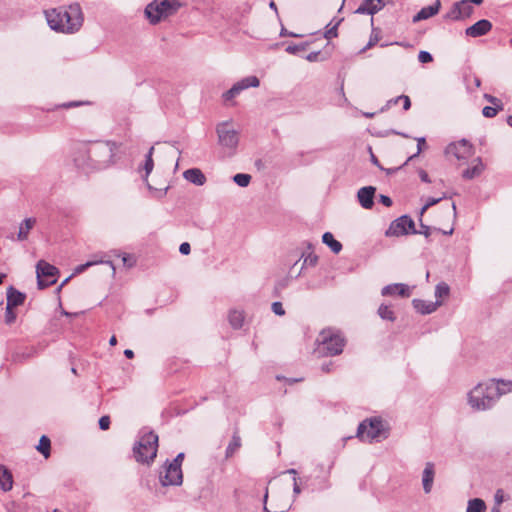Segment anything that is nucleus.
Here are the masks:
<instances>
[{
	"mask_svg": "<svg viewBox=\"0 0 512 512\" xmlns=\"http://www.w3.org/2000/svg\"><path fill=\"white\" fill-rule=\"evenodd\" d=\"M271 308L272 311L278 316H283L285 314V310L281 302H273Z\"/></svg>",
	"mask_w": 512,
	"mask_h": 512,
	"instance_id": "nucleus-48",
	"label": "nucleus"
},
{
	"mask_svg": "<svg viewBox=\"0 0 512 512\" xmlns=\"http://www.w3.org/2000/svg\"><path fill=\"white\" fill-rule=\"evenodd\" d=\"M241 446V438L235 432L232 436V439L226 449V457H231Z\"/></svg>",
	"mask_w": 512,
	"mask_h": 512,
	"instance_id": "nucleus-33",
	"label": "nucleus"
},
{
	"mask_svg": "<svg viewBox=\"0 0 512 512\" xmlns=\"http://www.w3.org/2000/svg\"><path fill=\"white\" fill-rule=\"evenodd\" d=\"M486 504L480 498H474L468 501L466 512H485Z\"/></svg>",
	"mask_w": 512,
	"mask_h": 512,
	"instance_id": "nucleus-32",
	"label": "nucleus"
},
{
	"mask_svg": "<svg viewBox=\"0 0 512 512\" xmlns=\"http://www.w3.org/2000/svg\"><path fill=\"white\" fill-rule=\"evenodd\" d=\"M473 13V7L468 0L455 2L451 9L444 15V19L458 21L470 17Z\"/></svg>",
	"mask_w": 512,
	"mask_h": 512,
	"instance_id": "nucleus-14",
	"label": "nucleus"
},
{
	"mask_svg": "<svg viewBox=\"0 0 512 512\" xmlns=\"http://www.w3.org/2000/svg\"><path fill=\"white\" fill-rule=\"evenodd\" d=\"M218 143L228 156L235 154L238 143L239 133L233 128L231 122H221L216 126Z\"/></svg>",
	"mask_w": 512,
	"mask_h": 512,
	"instance_id": "nucleus-8",
	"label": "nucleus"
},
{
	"mask_svg": "<svg viewBox=\"0 0 512 512\" xmlns=\"http://www.w3.org/2000/svg\"><path fill=\"white\" fill-rule=\"evenodd\" d=\"M379 201L386 207H390L392 205V199L386 195H380Z\"/></svg>",
	"mask_w": 512,
	"mask_h": 512,
	"instance_id": "nucleus-56",
	"label": "nucleus"
},
{
	"mask_svg": "<svg viewBox=\"0 0 512 512\" xmlns=\"http://www.w3.org/2000/svg\"><path fill=\"white\" fill-rule=\"evenodd\" d=\"M357 437L362 441H380L388 437L387 428L383 420L379 417H373L362 421L357 429Z\"/></svg>",
	"mask_w": 512,
	"mask_h": 512,
	"instance_id": "nucleus-6",
	"label": "nucleus"
},
{
	"mask_svg": "<svg viewBox=\"0 0 512 512\" xmlns=\"http://www.w3.org/2000/svg\"><path fill=\"white\" fill-rule=\"evenodd\" d=\"M432 228L428 225H425L422 223V220L420 219V230H416V234H422L426 238H429L431 235Z\"/></svg>",
	"mask_w": 512,
	"mask_h": 512,
	"instance_id": "nucleus-45",
	"label": "nucleus"
},
{
	"mask_svg": "<svg viewBox=\"0 0 512 512\" xmlns=\"http://www.w3.org/2000/svg\"><path fill=\"white\" fill-rule=\"evenodd\" d=\"M153 152H154V147L152 146L145 156V163L142 167V169L144 170L145 173L142 176V179L146 183L147 188L149 189V191L152 193V195L154 197L162 198L163 196L166 195L169 187L166 186L164 188H156V187H153L148 182V176L150 175V173L152 172V170L154 168Z\"/></svg>",
	"mask_w": 512,
	"mask_h": 512,
	"instance_id": "nucleus-11",
	"label": "nucleus"
},
{
	"mask_svg": "<svg viewBox=\"0 0 512 512\" xmlns=\"http://www.w3.org/2000/svg\"><path fill=\"white\" fill-rule=\"evenodd\" d=\"M393 101L395 104H397L399 101H403L404 110H408L411 107V101L407 95H400L396 98H393Z\"/></svg>",
	"mask_w": 512,
	"mask_h": 512,
	"instance_id": "nucleus-42",
	"label": "nucleus"
},
{
	"mask_svg": "<svg viewBox=\"0 0 512 512\" xmlns=\"http://www.w3.org/2000/svg\"><path fill=\"white\" fill-rule=\"evenodd\" d=\"M418 60L421 63H430L433 60L432 55L427 51H420L418 54Z\"/></svg>",
	"mask_w": 512,
	"mask_h": 512,
	"instance_id": "nucleus-46",
	"label": "nucleus"
},
{
	"mask_svg": "<svg viewBox=\"0 0 512 512\" xmlns=\"http://www.w3.org/2000/svg\"><path fill=\"white\" fill-rule=\"evenodd\" d=\"M37 284L40 289L53 285L56 282L57 268L41 260L36 267Z\"/></svg>",
	"mask_w": 512,
	"mask_h": 512,
	"instance_id": "nucleus-10",
	"label": "nucleus"
},
{
	"mask_svg": "<svg viewBox=\"0 0 512 512\" xmlns=\"http://www.w3.org/2000/svg\"><path fill=\"white\" fill-rule=\"evenodd\" d=\"M385 6L384 0H363L356 9L357 14L374 15Z\"/></svg>",
	"mask_w": 512,
	"mask_h": 512,
	"instance_id": "nucleus-17",
	"label": "nucleus"
},
{
	"mask_svg": "<svg viewBox=\"0 0 512 512\" xmlns=\"http://www.w3.org/2000/svg\"><path fill=\"white\" fill-rule=\"evenodd\" d=\"M158 435L153 431L145 432L133 447L137 462L150 464L157 455Z\"/></svg>",
	"mask_w": 512,
	"mask_h": 512,
	"instance_id": "nucleus-5",
	"label": "nucleus"
},
{
	"mask_svg": "<svg viewBox=\"0 0 512 512\" xmlns=\"http://www.w3.org/2000/svg\"><path fill=\"white\" fill-rule=\"evenodd\" d=\"M419 176H420V179L423 182L430 183V178H429L428 174L424 170H421L419 172Z\"/></svg>",
	"mask_w": 512,
	"mask_h": 512,
	"instance_id": "nucleus-57",
	"label": "nucleus"
},
{
	"mask_svg": "<svg viewBox=\"0 0 512 512\" xmlns=\"http://www.w3.org/2000/svg\"><path fill=\"white\" fill-rule=\"evenodd\" d=\"M474 83H475V86H476V87H480V85H481V80H480V78L475 77V78H474Z\"/></svg>",
	"mask_w": 512,
	"mask_h": 512,
	"instance_id": "nucleus-63",
	"label": "nucleus"
},
{
	"mask_svg": "<svg viewBox=\"0 0 512 512\" xmlns=\"http://www.w3.org/2000/svg\"><path fill=\"white\" fill-rule=\"evenodd\" d=\"M179 251L183 255H188L191 251L190 244L188 242H184L180 245Z\"/></svg>",
	"mask_w": 512,
	"mask_h": 512,
	"instance_id": "nucleus-54",
	"label": "nucleus"
},
{
	"mask_svg": "<svg viewBox=\"0 0 512 512\" xmlns=\"http://www.w3.org/2000/svg\"><path fill=\"white\" fill-rule=\"evenodd\" d=\"M446 153L455 156L458 160H466L473 154L472 145L465 139L451 143L446 148Z\"/></svg>",
	"mask_w": 512,
	"mask_h": 512,
	"instance_id": "nucleus-15",
	"label": "nucleus"
},
{
	"mask_svg": "<svg viewBox=\"0 0 512 512\" xmlns=\"http://www.w3.org/2000/svg\"><path fill=\"white\" fill-rule=\"evenodd\" d=\"M318 351L325 356H335L342 353L345 338L339 330L333 328L323 329L318 338Z\"/></svg>",
	"mask_w": 512,
	"mask_h": 512,
	"instance_id": "nucleus-4",
	"label": "nucleus"
},
{
	"mask_svg": "<svg viewBox=\"0 0 512 512\" xmlns=\"http://www.w3.org/2000/svg\"><path fill=\"white\" fill-rule=\"evenodd\" d=\"M119 149V145L114 141H102L88 145L81 143L79 145V151L90 160L94 167V171L106 169L115 163V156Z\"/></svg>",
	"mask_w": 512,
	"mask_h": 512,
	"instance_id": "nucleus-3",
	"label": "nucleus"
},
{
	"mask_svg": "<svg viewBox=\"0 0 512 512\" xmlns=\"http://www.w3.org/2000/svg\"><path fill=\"white\" fill-rule=\"evenodd\" d=\"M498 111H500V109L496 106H485L482 110V114L486 118H493L497 115Z\"/></svg>",
	"mask_w": 512,
	"mask_h": 512,
	"instance_id": "nucleus-40",
	"label": "nucleus"
},
{
	"mask_svg": "<svg viewBox=\"0 0 512 512\" xmlns=\"http://www.w3.org/2000/svg\"><path fill=\"white\" fill-rule=\"evenodd\" d=\"M96 264H107L111 267V269L113 270V272H115V266L113 264L112 261L110 260H103V259H100V260H95V261H88L84 264H81V265H78L76 268H75V273H82L84 272L87 268L91 267V266H94Z\"/></svg>",
	"mask_w": 512,
	"mask_h": 512,
	"instance_id": "nucleus-31",
	"label": "nucleus"
},
{
	"mask_svg": "<svg viewBox=\"0 0 512 512\" xmlns=\"http://www.w3.org/2000/svg\"><path fill=\"white\" fill-rule=\"evenodd\" d=\"M81 143H77L73 148V161L76 167L82 170L84 173L94 172V167L92 164V160L87 157V155L81 153L79 151V145Z\"/></svg>",
	"mask_w": 512,
	"mask_h": 512,
	"instance_id": "nucleus-16",
	"label": "nucleus"
},
{
	"mask_svg": "<svg viewBox=\"0 0 512 512\" xmlns=\"http://www.w3.org/2000/svg\"><path fill=\"white\" fill-rule=\"evenodd\" d=\"M36 223L35 218H26L19 227V232L17 235L18 240L23 241L28 238L30 230L34 227Z\"/></svg>",
	"mask_w": 512,
	"mask_h": 512,
	"instance_id": "nucleus-27",
	"label": "nucleus"
},
{
	"mask_svg": "<svg viewBox=\"0 0 512 512\" xmlns=\"http://www.w3.org/2000/svg\"><path fill=\"white\" fill-rule=\"evenodd\" d=\"M293 492H294L295 495H298L301 492V489H300V487H299V485L297 483L296 477H294Z\"/></svg>",
	"mask_w": 512,
	"mask_h": 512,
	"instance_id": "nucleus-59",
	"label": "nucleus"
},
{
	"mask_svg": "<svg viewBox=\"0 0 512 512\" xmlns=\"http://www.w3.org/2000/svg\"><path fill=\"white\" fill-rule=\"evenodd\" d=\"M122 262L124 266H126L127 268H131L136 264V259L130 254H123Z\"/></svg>",
	"mask_w": 512,
	"mask_h": 512,
	"instance_id": "nucleus-43",
	"label": "nucleus"
},
{
	"mask_svg": "<svg viewBox=\"0 0 512 512\" xmlns=\"http://www.w3.org/2000/svg\"><path fill=\"white\" fill-rule=\"evenodd\" d=\"M110 426V417L109 416H102L99 419V427L101 430H107Z\"/></svg>",
	"mask_w": 512,
	"mask_h": 512,
	"instance_id": "nucleus-50",
	"label": "nucleus"
},
{
	"mask_svg": "<svg viewBox=\"0 0 512 512\" xmlns=\"http://www.w3.org/2000/svg\"><path fill=\"white\" fill-rule=\"evenodd\" d=\"M476 164L473 165L471 168H467L463 171V178L465 179H473L474 177L479 176L482 171L484 170V165L481 162V160L478 158L476 160Z\"/></svg>",
	"mask_w": 512,
	"mask_h": 512,
	"instance_id": "nucleus-29",
	"label": "nucleus"
},
{
	"mask_svg": "<svg viewBox=\"0 0 512 512\" xmlns=\"http://www.w3.org/2000/svg\"><path fill=\"white\" fill-rule=\"evenodd\" d=\"M317 260L318 257L316 255L309 254L308 256L305 257L303 265L314 266L317 263Z\"/></svg>",
	"mask_w": 512,
	"mask_h": 512,
	"instance_id": "nucleus-51",
	"label": "nucleus"
},
{
	"mask_svg": "<svg viewBox=\"0 0 512 512\" xmlns=\"http://www.w3.org/2000/svg\"><path fill=\"white\" fill-rule=\"evenodd\" d=\"M25 300V295L18 290H16L14 287L10 286L7 289V303L9 307H17L21 304H23Z\"/></svg>",
	"mask_w": 512,
	"mask_h": 512,
	"instance_id": "nucleus-26",
	"label": "nucleus"
},
{
	"mask_svg": "<svg viewBox=\"0 0 512 512\" xmlns=\"http://www.w3.org/2000/svg\"><path fill=\"white\" fill-rule=\"evenodd\" d=\"M442 305L441 300H436L435 302L432 301H425L420 299H414L413 300V306L414 308L421 314H431L434 311L437 310L438 307Z\"/></svg>",
	"mask_w": 512,
	"mask_h": 512,
	"instance_id": "nucleus-20",
	"label": "nucleus"
},
{
	"mask_svg": "<svg viewBox=\"0 0 512 512\" xmlns=\"http://www.w3.org/2000/svg\"><path fill=\"white\" fill-rule=\"evenodd\" d=\"M376 189L372 186H366L362 187L358 190L357 198L360 203V205L365 209L372 208L374 204V195H375Z\"/></svg>",
	"mask_w": 512,
	"mask_h": 512,
	"instance_id": "nucleus-19",
	"label": "nucleus"
},
{
	"mask_svg": "<svg viewBox=\"0 0 512 512\" xmlns=\"http://www.w3.org/2000/svg\"><path fill=\"white\" fill-rule=\"evenodd\" d=\"M179 7L178 0H154L145 8V14L152 24H156L175 14Z\"/></svg>",
	"mask_w": 512,
	"mask_h": 512,
	"instance_id": "nucleus-7",
	"label": "nucleus"
},
{
	"mask_svg": "<svg viewBox=\"0 0 512 512\" xmlns=\"http://www.w3.org/2000/svg\"><path fill=\"white\" fill-rule=\"evenodd\" d=\"M322 241L324 244L330 247V249L335 253L338 254L342 250V244L336 240L332 233L325 232L322 236Z\"/></svg>",
	"mask_w": 512,
	"mask_h": 512,
	"instance_id": "nucleus-28",
	"label": "nucleus"
},
{
	"mask_svg": "<svg viewBox=\"0 0 512 512\" xmlns=\"http://www.w3.org/2000/svg\"><path fill=\"white\" fill-rule=\"evenodd\" d=\"M228 319H229V323L231 324V326L234 329H239L242 327L243 322H244L243 312L238 311V310H232L229 313Z\"/></svg>",
	"mask_w": 512,
	"mask_h": 512,
	"instance_id": "nucleus-30",
	"label": "nucleus"
},
{
	"mask_svg": "<svg viewBox=\"0 0 512 512\" xmlns=\"http://www.w3.org/2000/svg\"><path fill=\"white\" fill-rule=\"evenodd\" d=\"M260 85V81L256 76L245 77L236 82L229 90L223 93L224 101H231L237 97L242 91L252 87L257 88Z\"/></svg>",
	"mask_w": 512,
	"mask_h": 512,
	"instance_id": "nucleus-13",
	"label": "nucleus"
},
{
	"mask_svg": "<svg viewBox=\"0 0 512 512\" xmlns=\"http://www.w3.org/2000/svg\"><path fill=\"white\" fill-rule=\"evenodd\" d=\"M512 391V384L505 389L496 386V379L478 383L467 393V404L473 411L481 412L492 409L499 398Z\"/></svg>",
	"mask_w": 512,
	"mask_h": 512,
	"instance_id": "nucleus-1",
	"label": "nucleus"
},
{
	"mask_svg": "<svg viewBox=\"0 0 512 512\" xmlns=\"http://www.w3.org/2000/svg\"><path fill=\"white\" fill-rule=\"evenodd\" d=\"M159 479L163 486H179L183 482L182 469L166 462L160 471Z\"/></svg>",
	"mask_w": 512,
	"mask_h": 512,
	"instance_id": "nucleus-12",
	"label": "nucleus"
},
{
	"mask_svg": "<svg viewBox=\"0 0 512 512\" xmlns=\"http://www.w3.org/2000/svg\"><path fill=\"white\" fill-rule=\"evenodd\" d=\"M484 98L489 102L491 103L493 106H496L498 107L500 110L503 109V106H502V103L501 101L495 97V96H492L490 94H484Z\"/></svg>",
	"mask_w": 512,
	"mask_h": 512,
	"instance_id": "nucleus-47",
	"label": "nucleus"
},
{
	"mask_svg": "<svg viewBox=\"0 0 512 512\" xmlns=\"http://www.w3.org/2000/svg\"><path fill=\"white\" fill-rule=\"evenodd\" d=\"M307 47H308V43L305 42V43H301V44L288 45L285 50L287 53L295 55V54H298L300 51L306 50Z\"/></svg>",
	"mask_w": 512,
	"mask_h": 512,
	"instance_id": "nucleus-38",
	"label": "nucleus"
},
{
	"mask_svg": "<svg viewBox=\"0 0 512 512\" xmlns=\"http://www.w3.org/2000/svg\"><path fill=\"white\" fill-rule=\"evenodd\" d=\"M507 124L512 127V115L507 118Z\"/></svg>",
	"mask_w": 512,
	"mask_h": 512,
	"instance_id": "nucleus-64",
	"label": "nucleus"
},
{
	"mask_svg": "<svg viewBox=\"0 0 512 512\" xmlns=\"http://www.w3.org/2000/svg\"><path fill=\"white\" fill-rule=\"evenodd\" d=\"M12 487H13L12 473L6 466L0 464V488H1V490H3L4 492H8L12 489Z\"/></svg>",
	"mask_w": 512,
	"mask_h": 512,
	"instance_id": "nucleus-25",
	"label": "nucleus"
},
{
	"mask_svg": "<svg viewBox=\"0 0 512 512\" xmlns=\"http://www.w3.org/2000/svg\"><path fill=\"white\" fill-rule=\"evenodd\" d=\"M341 20L337 21L332 27H330L329 29H327V31L325 32V38L327 39H331L333 37H337V28H338V25L340 24Z\"/></svg>",
	"mask_w": 512,
	"mask_h": 512,
	"instance_id": "nucleus-44",
	"label": "nucleus"
},
{
	"mask_svg": "<svg viewBox=\"0 0 512 512\" xmlns=\"http://www.w3.org/2000/svg\"><path fill=\"white\" fill-rule=\"evenodd\" d=\"M378 315L383 319V320H389V321H394L395 320V315H394V312L392 311V309L385 305V304H381L378 308Z\"/></svg>",
	"mask_w": 512,
	"mask_h": 512,
	"instance_id": "nucleus-35",
	"label": "nucleus"
},
{
	"mask_svg": "<svg viewBox=\"0 0 512 512\" xmlns=\"http://www.w3.org/2000/svg\"><path fill=\"white\" fill-rule=\"evenodd\" d=\"M450 293V288L445 282H440L435 287L436 300H440L443 297H447Z\"/></svg>",
	"mask_w": 512,
	"mask_h": 512,
	"instance_id": "nucleus-36",
	"label": "nucleus"
},
{
	"mask_svg": "<svg viewBox=\"0 0 512 512\" xmlns=\"http://www.w3.org/2000/svg\"><path fill=\"white\" fill-rule=\"evenodd\" d=\"M124 355H125L127 358L131 359V358H133V356H134V352H133L132 350H130V349H126V350L124 351Z\"/></svg>",
	"mask_w": 512,
	"mask_h": 512,
	"instance_id": "nucleus-60",
	"label": "nucleus"
},
{
	"mask_svg": "<svg viewBox=\"0 0 512 512\" xmlns=\"http://www.w3.org/2000/svg\"><path fill=\"white\" fill-rule=\"evenodd\" d=\"M319 56H320V52L319 51H316V52H311L309 53L307 56H306V59L309 61V62H316L319 60Z\"/></svg>",
	"mask_w": 512,
	"mask_h": 512,
	"instance_id": "nucleus-55",
	"label": "nucleus"
},
{
	"mask_svg": "<svg viewBox=\"0 0 512 512\" xmlns=\"http://www.w3.org/2000/svg\"><path fill=\"white\" fill-rule=\"evenodd\" d=\"M280 35L281 36L300 37V35H298V34H295V33H292V32H288L285 28L281 29Z\"/></svg>",
	"mask_w": 512,
	"mask_h": 512,
	"instance_id": "nucleus-58",
	"label": "nucleus"
},
{
	"mask_svg": "<svg viewBox=\"0 0 512 512\" xmlns=\"http://www.w3.org/2000/svg\"><path fill=\"white\" fill-rule=\"evenodd\" d=\"M444 198H445V196H442V197H439V198H432V197L428 198V199H427V201H426V203H425V205H424V206L421 208V210H420V217H422V216H423V214L425 213V211H426L429 207H431V206H433V205H435V204L439 203V202H440L442 199H444Z\"/></svg>",
	"mask_w": 512,
	"mask_h": 512,
	"instance_id": "nucleus-39",
	"label": "nucleus"
},
{
	"mask_svg": "<svg viewBox=\"0 0 512 512\" xmlns=\"http://www.w3.org/2000/svg\"><path fill=\"white\" fill-rule=\"evenodd\" d=\"M381 294L383 296H392V295L397 294L401 297H409L411 294V291L406 284L395 283V284H390V285L383 287Z\"/></svg>",
	"mask_w": 512,
	"mask_h": 512,
	"instance_id": "nucleus-21",
	"label": "nucleus"
},
{
	"mask_svg": "<svg viewBox=\"0 0 512 512\" xmlns=\"http://www.w3.org/2000/svg\"><path fill=\"white\" fill-rule=\"evenodd\" d=\"M494 500L496 505H500L504 501V492L501 489H498L494 495Z\"/></svg>",
	"mask_w": 512,
	"mask_h": 512,
	"instance_id": "nucleus-53",
	"label": "nucleus"
},
{
	"mask_svg": "<svg viewBox=\"0 0 512 512\" xmlns=\"http://www.w3.org/2000/svg\"><path fill=\"white\" fill-rule=\"evenodd\" d=\"M409 233L416 234L414 221L407 215H403L390 224L386 236H402Z\"/></svg>",
	"mask_w": 512,
	"mask_h": 512,
	"instance_id": "nucleus-9",
	"label": "nucleus"
},
{
	"mask_svg": "<svg viewBox=\"0 0 512 512\" xmlns=\"http://www.w3.org/2000/svg\"><path fill=\"white\" fill-rule=\"evenodd\" d=\"M183 177L188 182H190V183H192L194 185H197V186H202L206 182V176L198 168L187 169L186 171H184Z\"/></svg>",
	"mask_w": 512,
	"mask_h": 512,
	"instance_id": "nucleus-24",
	"label": "nucleus"
},
{
	"mask_svg": "<svg viewBox=\"0 0 512 512\" xmlns=\"http://www.w3.org/2000/svg\"><path fill=\"white\" fill-rule=\"evenodd\" d=\"M416 140H417V152L414 155L410 156L407 161H410L413 158H415L416 156H418L421 153V151H422V149H423V147L425 145V138L424 137L416 138Z\"/></svg>",
	"mask_w": 512,
	"mask_h": 512,
	"instance_id": "nucleus-49",
	"label": "nucleus"
},
{
	"mask_svg": "<svg viewBox=\"0 0 512 512\" xmlns=\"http://www.w3.org/2000/svg\"><path fill=\"white\" fill-rule=\"evenodd\" d=\"M233 181L240 187H247L250 184L251 176L245 173H238L233 177Z\"/></svg>",
	"mask_w": 512,
	"mask_h": 512,
	"instance_id": "nucleus-37",
	"label": "nucleus"
},
{
	"mask_svg": "<svg viewBox=\"0 0 512 512\" xmlns=\"http://www.w3.org/2000/svg\"><path fill=\"white\" fill-rule=\"evenodd\" d=\"M50 447H51V442H50V439L43 435L41 438H40V441H39V444L37 446V450L45 457V458H48L50 456Z\"/></svg>",
	"mask_w": 512,
	"mask_h": 512,
	"instance_id": "nucleus-34",
	"label": "nucleus"
},
{
	"mask_svg": "<svg viewBox=\"0 0 512 512\" xmlns=\"http://www.w3.org/2000/svg\"><path fill=\"white\" fill-rule=\"evenodd\" d=\"M14 307H9L6 305L5 311V323L12 324L16 320V313L13 310Z\"/></svg>",
	"mask_w": 512,
	"mask_h": 512,
	"instance_id": "nucleus-41",
	"label": "nucleus"
},
{
	"mask_svg": "<svg viewBox=\"0 0 512 512\" xmlns=\"http://www.w3.org/2000/svg\"><path fill=\"white\" fill-rule=\"evenodd\" d=\"M435 477L434 464L431 462L426 463L422 473V485L425 493H430L433 487Z\"/></svg>",
	"mask_w": 512,
	"mask_h": 512,
	"instance_id": "nucleus-23",
	"label": "nucleus"
},
{
	"mask_svg": "<svg viewBox=\"0 0 512 512\" xmlns=\"http://www.w3.org/2000/svg\"><path fill=\"white\" fill-rule=\"evenodd\" d=\"M440 8V0H436V2L433 5L423 7L416 15L413 16V23L429 19L430 17L436 15L439 12Z\"/></svg>",
	"mask_w": 512,
	"mask_h": 512,
	"instance_id": "nucleus-22",
	"label": "nucleus"
},
{
	"mask_svg": "<svg viewBox=\"0 0 512 512\" xmlns=\"http://www.w3.org/2000/svg\"><path fill=\"white\" fill-rule=\"evenodd\" d=\"M374 44H375V41L370 39V41L368 42L367 46L363 49V51L371 48Z\"/></svg>",
	"mask_w": 512,
	"mask_h": 512,
	"instance_id": "nucleus-62",
	"label": "nucleus"
},
{
	"mask_svg": "<svg viewBox=\"0 0 512 512\" xmlns=\"http://www.w3.org/2000/svg\"><path fill=\"white\" fill-rule=\"evenodd\" d=\"M45 15L50 28L57 32L72 34L77 32L83 24V14L79 3L48 10Z\"/></svg>",
	"mask_w": 512,
	"mask_h": 512,
	"instance_id": "nucleus-2",
	"label": "nucleus"
},
{
	"mask_svg": "<svg viewBox=\"0 0 512 512\" xmlns=\"http://www.w3.org/2000/svg\"><path fill=\"white\" fill-rule=\"evenodd\" d=\"M492 29V23L489 20L482 19L477 21L465 30V33L469 37H480L486 35Z\"/></svg>",
	"mask_w": 512,
	"mask_h": 512,
	"instance_id": "nucleus-18",
	"label": "nucleus"
},
{
	"mask_svg": "<svg viewBox=\"0 0 512 512\" xmlns=\"http://www.w3.org/2000/svg\"><path fill=\"white\" fill-rule=\"evenodd\" d=\"M183 459H184V453H179L171 462H169L170 464H172L173 466L175 467H178V468H181L182 466V462H183Z\"/></svg>",
	"mask_w": 512,
	"mask_h": 512,
	"instance_id": "nucleus-52",
	"label": "nucleus"
},
{
	"mask_svg": "<svg viewBox=\"0 0 512 512\" xmlns=\"http://www.w3.org/2000/svg\"><path fill=\"white\" fill-rule=\"evenodd\" d=\"M116 343H117V339H116V337H115V336H112V337L110 338V340H109V344H110L111 346H114V345H116Z\"/></svg>",
	"mask_w": 512,
	"mask_h": 512,
	"instance_id": "nucleus-61",
	"label": "nucleus"
}]
</instances>
